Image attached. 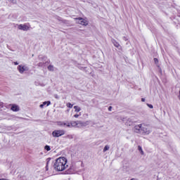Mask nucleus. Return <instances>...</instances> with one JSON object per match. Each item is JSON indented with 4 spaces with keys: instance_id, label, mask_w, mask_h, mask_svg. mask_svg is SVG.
I'll use <instances>...</instances> for the list:
<instances>
[{
    "instance_id": "nucleus-1",
    "label": "nucleus",
    "mask_w": 180,
    "mask_h": 180,
    "mask_svg": "<svg viewBox=\"0 0 180 180\" xmlns=\"http://www.w3.org/2000/svg\"><path fill=\"white\" fill-rule=\"evenodd\" d=\"M53 167L56 171H64L68 167V165H67V158L64 157L57 158Z\"/></svg>"
},
{
    "instance_id": "nucleus-2",
    "label": "nucleus",
    "mask_w": 180,
    "mask_h": 180,
    "mask_svg": "<svg viewBox=\"0 0 180 180\" xmlns=\"http://www.w3.org/2000/svg\"><path fill=\"white\" fill-rule=\"evenodd\" d=\"M18 30H22V32H27L30 30V24L29 23H24L18 25Z\"/></svg>"
},
{
    "instance_id": "nucleus-3",
    "label": "nucleus",
    "mask_w": 180,
    "mask_h": 180,
    "mask_svg": "<svg viewBox=\"0 0 180 180\" xmlns=\"http://www.w3.org/2000/svg\"><path fill=\"white\" fill-rule=\"evenodd\" d=\"M65 134V131L63 129L55 130L52 132L53 137H61Z\"/></svg>"
},
{
    "instance_id": "nucleus-4",
    "label": "nucleus",
    "mask_w": 180,
    "mask_h": 180,
    "mask_svg": "<svg viewBox=\"0 0 180 180\" xmlns=\"http://www.w3.org/2000/svg\"><path fill=\"white\" fill-rule=\"evenodd\" d=\"M76 23H78L79 25H82V26H87L88 25V20L86 19H84L82 18H74Z\"/></svg>"
},
{
    "instance_id": "nucleus-5",
    "label": "nucleus",
    "mask_w": 180,
    "mask_h": 180,
    "mask_svg": "<svg viewBox=\"0 0 180 180\" xmlns=\"http://www.w3.org/2000/svg\"><path fill=\"white\" fill-rule=\"evenodd\" d=\"M17 70L20 74H23L25 71H29V67H27L26 65H20L17 67Z\"/></svg>"
},
{
    "instance_id": "nucleus-6",
    "label": "nucleus",
    "mask_w": 180,
    "mask_h": 180,
    "mask_svg": "<svg viewBox=\"0 0 180 180\" xmlns=\"http://www.w3.org/2000/svg\"><path fill=\"white\" fill-rule=\"evenodd\" d=\"M133 130H134V133L142 134L143 124H139L135 125Z\"/></svg>"
},
{
    "instance_id": "nucleus-7",
    "label": "nucleus",
    "mask_w": 180,
    "mask_h": 180,
    "mask_svg": "<svg viewBox=\"0 0 180 180\" xmlns=\"http://www.w3.org/2000/svg\"><path fill=\"white\" fill-rule=\"evenodd\" d=\"M151 131H152L151 128H150V127L143 124L142 134H150V133H151Z\"/></svg>"
},
{
    "instance_id": "nucleus-8",
    "label": "nucleus",
    "mask_w": 180,
    "mask_h": 180,
    "mask_svg": "<svg viewBox=\"0 0 180 180\" xmlns=\"http://www.w3.org/2000/svg\"><path fill=\"white\" fill-rule=\"evenodd\" d=\"M112 44L115 46V47H116L117 49H118V50H122V46H120V44H118V42L116 41V40L112 39Z\"/></svg>"
},
{
    "instance_id": "nucleus-9",
    "label": "nucleus",
    "mask_w": 180,
    "mask_h": 180,
    "mask_svg": "<svg viewBox=\"0 0 180 180\" xmlns=\"http://www.w3.org/2000/svg\"><path fill=\"white\" fill-rule=\"evenodd\" d=\"M46 106H50V105H51V101H44L42 104H41L39 105V108H44V106H46Z\"/></svg>"
},
{
    "instance_id": "nucleus-10",
    "label": "nucleus",
    "mask_w": 180,
    "mask_h": 180,
    "mask_svg": "<svg viewBox=\"0 0 180 180\" xmlns=\"http://www.w3.org/2000/svg\"><path fill=\"white\" fill-rule=\"evenodd\" d=\"M11 110H13V112H19V106L17 105H13L11 107Z\"/></svg>"
},
{
    "instance_id": "nucleus-11",
    "label": "nucleus",
    "mask_w": 180,
    "mask_h": 180,
    "mask_svg": "<svg viewBox=\"0 0 180 180\" xmlns=\"http://www.w3.org/2000/svg\"><path fill=\"white\" fill-rule=\"evenodd\" d=\"M70 128L71 127H77V124L78 123V121H72L71 122H70Z\"/></svg>"
},
{
    "instance_id": "nucleus-12",
    "label": "nucleus",
    "mask_w": 180,
    "mask_h": 180,
    "mask_svg": "<svg viewBox=\"0 0 180 180\" xmlns=\"http://www.w3.org/2000/svg\"><path fill=\"white\" fill-rule=\"evenodd\" d=\"M110 148V146H109V145H106L103 150V153H106V151H109Z\"/></svg>"
},
{
    "instance_id": "nucleus-13",
    "label": "nucleus",
    "mask_w": 180,
    "mask_h": 180,
    "mask_svg": "<svg viewBox=\"0 0 180 180\" xmlns=\"http://www.w3.org/2000/svg\"><path fill=\"white\" fill-rule=\"evenodd\" d=\"M74 110H75V112H76L77 113H78L79 112H81V108L77 105L74 106Z\"/></svg>"
},
{
    "instance_id": "nucleus-14",
    "label": "nucleus",
    "mask_w": 180,
    "mask_h": 180,
    "mask_svg": "<svg viewBox=\"0 0 180 180\" xmlns=\"http://www.w3.org/2000/svg\"><path fill=\"white\" fill-rule=\"evenodd\" d=\"M89 124V121L82 122V127H85Z\"/></svg>"
},
{
    "instance_id": "nucleus-15",
    "label": "nucleus",
    "mask_w": 180,
    "mask_h": 180,
    "mask_svg": "<svg viewBox=\"0 0 180 180\" xmlns=\"http://www.w3.org/2000/svg\"><path fill=\"white\" fill-rule=\"evenodd\" d=\"M70 123L68 121L63 122V127H70Z\"/></svg>"
},
{
    "instance_id": "nucleus-16",
    "label": "nucleus",
    "mask_w": 180,
    "mask_h": 180,
    "mask_svg": "<svg viewBox=\"0 0 180 180\" xmlns=\"http://www.w3.org/2000/svg\"><path fill=\"white\" fill-rule=\"evenodd\" d=\"M138 150L141 153V155H144V151L143 150V148H141V146H139Z\"/></svg>"
},
{
    "instance_id": "nucleus-17",
    "label": "nucleus",
    "mask_w": 180,
    "mask_h": 180,
    "mask_svg": "<svg viewBox=\"0 0 180 180\" xmlns=\"http://www.w3.org/2000/svg\"><path fill=\"white\" fill-rule=\"evenodd\" d=\"M76 127H82V121H77V124Z\"/></svg>"
},
{
    "instance_id": "nucleus-18",
    "label": "nucleus",
    "mask_w": 180,
    "mask_h": 180,
    "mask_svg": "<svg viewBox=\"0 0 180 180\" xmlns=\"http://www.w3.org/2000/svg\"><path fill=\"white\" fill-rule=\"evenodd\" d=\"M48 70L49 71H54V66L53 65L48 66Z\"/></svg>"
},
{
    "instance_id": "nucleus-19",
    "label": "nucleus",
    "mask_w": 180,
    "mask_h": 180,
    "mask_svg": "<svg viewBox=\"0 0 180 180\" xmlns=\"http://www.w3.org/2000/svg\"><path fill=\"white\" fill-rule=\"evenodd\" d=\"M44 149L46 150V151H50V150H51V148H50V146H45L44 147Z\"/></svg>"
},
{
    "instance_id": "nucleus-20",
    "label": "nucleus",
    "mask_w": 180,
    "mask_h": 180,
    "mask_svg": "<svg viewBox=\"0 0 180 180\" xmlns=\"http://www.w3.org/2000/svg\"><path fill=\"white\" fill-rule=\"evenodd\" d=\"M58 126H60L61 127H64V122H58Z\"/></svg>"
},
{
    "instance_id": "nucleus-21",
    "label": "nucleus",
    "mask_w": 180,
    "mask_h": 180,
    "mask_svg": "<svg viewBox=\"0 0 180 180\" xmlns=\"http://www.w3.org/2000/svg\"><path fill=\"white\" fill-rule=\"evenodd\" d=\"M66 106H67L68 108H70V109H71V108H72L73 105L71 104V103H68L66 104Z\"/></svg>"
},
{
    "instance_id": "nucleus-22",
    "label": "nucleus",
    "mask_w": 180,
    "mask_h": 180,
    "mask_svg": "<svg viewBox=\"0 0 180 180\" xmlns=\"http://www.w3.org/2000/svg\"><path fill=\"white\" fill-rule=\"evenodd\" d=\"M67 139H70L71 140V139H74V135L69 134L67 136Z\"/></svg>"
},
{
    "instance_id": "nucleus-23",
    "label": "nucleus",
    "mask_w": 180,
    "mask_h": 180,
    "mask_svg": "<svg viewBox=\"0 0 180 180\" xmlns=\"http://www.w3.org/2000/svg\"><path fill=\"white\" fill-rule=\"evenodd\" d=\"M8 2H11V4H16V0H7Z\"/></svg>"
},
{
    "instance_id": "nucleus-24",
    "label": "nucleus",
    "mask_w": 180,
    "mask_h": 180,
    "mask_svg": "<svg viewBox=\"0 0 180 180\" xmlns=\"http://www.w3.org/2000/svg\"><path fill=\"white\" fill-rule=\"evenodd\" d=\"M79 116H81V113L75 115H74V117H75L76 119H77V117H79Z\"/></svg>"
},
{
    "instance_id": "nucleus-25",
    "label": "nucleus",
    "mask_w": 180,
    "mask_h": 180,
    "mask_svg": "<svg viewBox=\"0 0 180 180\" xmlns=\"http://www.w3.org/2000/svg\"><path fill=\"white\" fill-rule=\"evenodd\" d=\"M147 106H148L150 109H153L154 108V106H153L151 104H147Z\"/></svg>"
},
{
    "instance_id": "nucleus-26",
    "label": "nucleus",
    "mask_w": 180,
    "mask_h": 180,
    "mask_svg": "<svg viewBox=\"0 0 180 180\" xmlns=\"http://www.w3.org/2000/svg\"><path fill=\"white\" fill-rule=\"evenodd\" d=\"M154 62H155V63L158 64V59L157 58H155Z\"/></svg>"
},
{
    "instance_id": "nucleus-27",
    "label": "nucleus",
    "mask_w": 180,
    "mask_h": 180,
    "mask_svg": "<svg viewBox=\"0 0 180 180\" xmlns=\"http://www.w3.org/2000/svg\"><path fill=\"white\" fill-rule=\"evenodd\" d=\"M108 110H109V112H112V106H110V107L108 108Z\"/></svg>"
},
{
    "instance_id": "nucleus-28",
    "label": "nucleus",
    "mask_w": 180,
    "mask_h": 180,
    "mask_svg": "<svg viewBox=\"0 0 180 180\" xmlns=\"http://www.w3.org/2000/svg\"><path fill=\"white\" fill-rule=\"evenodd\" d=\"M19 65V63L18 62H14V65Z\"/></svg>"
},
{
    "instance_id": "nucleus-29",
    "label": "nucleus",
    "mask_w": 180,
    "mask_h": 180,
    "mask_svg": "<svg viewBox=\"0 0 180 180\" xmlns=\"http://www.w3.org/2000/svg\"><path fill=\"white\" fill-rule=\"evenodd\" d=\"M142 102H146V98H141Z\"/></svg>"
},
{
    "instance_id": "nucleus-30",
    "label": "nucleus",
    "mask_w": 180,
    "mask_h": 180,
    "mask_svg": "<svg viewBox=\"0 0 180 180\" xmlns=\"http://www.w3.org/2000/svg\"><path fill=\"white\" fill-rule=\"evenodd\" d=\"M39 67H43V65H42L41 63H39Z\"/></svg>"
},
{
    "instance_id": "nucleus-31",
    "label": "nucleus",
    "mask_w": 180,
    "mask_h": 180,
    "mask_svg": "<svg viewBox=\"0 0 180 180\" xmlns=\"http://www.w3.org/2000/svg\"><path fill=\"white\" fill-rule=\"evenodd\" d=\"M55 98H56V99H58V95H56V96H55Z\"/></svg>"
},
{
    "instance_id": "nucleus-32",
    "label": "nucleus",
    "mask_w": 180,
    "mask_h": 180,
    "mask_svg": "<svg viewBox=\"0 0 180 180\" xmlns=\"http://www.w3.org/2000/svg\"><path fill=\"white\" fill-rule=\"evenodd\" d=\"M48 165H49V163H47V165H46V168H47Z\"/></svg>"
}]
</instances>
